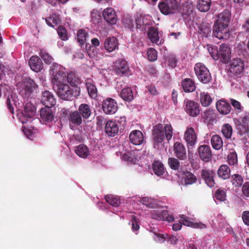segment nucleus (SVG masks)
Masks as SVG:
<instances>
[{
    "mask_svg": "<svg viewBox=\"0 0 249 249\" xmlns=\"http://www.w3.org/2000/svg\"><path fill=\"white\" fill-rule=\"evenodd\" d=\"M173 150L176 156L180 160H185L186 159V149L182 143L179 142H175Z\"/></svg>",
    "mask_w": 249,
    "mask_h": 249,
    "instance_id": "2eb2a0df",
    "label": "nucleus"
},
{
    "mask_svg": "<svg viewBox=\"0 0 249 249\" xmlns=\"http://www.w3.org/2000/svg\"><path fill=\"white\" fill-rule=\"evenodd\" d=\"M242 219L246 225L249 226V211H246L243 213Z\"/></svg>",
    "mask_w": 249,
    "mask_h": 249,
    "instance_id": "0e129e2a",
    "label": "nucleus"
},
{
    "mask_svg": "<svg viewBox=\"0 0 249 249\" xmlns=\"http://www.w3.org/2000/svg\"><path fill=\"white\" fill-rule=\"evenodd\" d=\"M217 174L220 178L224 179H227L230 176V170L227 165H222L218 170Z\"/></svg>",
    "mask_w": 249,
    "mask_h": 249,
    "instance_id": "72a5a7b5",
    "label": "nucleus"
},
{
    "mask_svg": "<svg viewBox=\"0 0 249 249\" xmlns=\"http://www.w3.org/2000/svg\"><path fill=\"white\" fill-rule=\"evenodd\" d=\"M104 48L108 52H112L118 49V43L117 39L115 37H108L104 42Z\"/></svg>",
    "mask_w": 249,
    "mask_h": 249,
    "instance_id": "4be33fe9",
    "label": "nucleus"
},
{
    "mask_svg": "<svg viewBox=\"0 0 249 249\" xmlns=\"http://www.w3.org/2000/svg\"><path fill=\"white\" fill-rule=\"evenodd\" d=\"M129 140L135 145H141L144 142L143 134L140 130H133L129 135Z\"/></svg>",
    "mask_w": 249,
    "mask_h": 249,
    "instance_id": "412c9836",
    "label": "nucleus"
},
{
    "mask_svg": "<svg viewBox=\"0 0 249 249\" xmlns=\"http://www.w3.org/2000/svg\"><path fill=\"white\" fill-rule=\"evenodd\" d=\"M216 109L221 115H227L231 110L230 105L224 100H220L216 103Z\"/></svg>",
    "mask_w": 249,
    "mask_h": 249,
    "instance_id": "aec40b11",
    "label": "nucleus"
},
{
    "mask_svg": "<svg viewBox=\"0 0 249 249\" xmlns=\"http://www.w3.org/2000/svg\"><path fill=\"white\" fill-rule=\"evenodd\" d=\"M166 63H167L168 65L170 67L172 68H174L176 66V58L173 56H169L166 60Z\"/></svg>",
    "mask_w": 249,
    "mask_h": 249,
    "instance_id": "052dcab7",
    "label": "nucleus"
},
{
    "mask_svg": "<svg viewBox=\"0 0 249 249\" xmlns=\"http://www.w3.org/2000/svg\"><path fill=\"white\" fill-rule=\"evenodd\" d=\"M87 37V33L83 29L79 30L77 34V40L80 45H83L86 42Z\"/></svg>",
    "mask_w": 249,
    "mask_h": 249,
    "instance_id": "37998d69",
    "label": "nucleus"
},
{
    "mask_svg": "<svg viewBox=\"0 0 249 249\" xmlns=\"http://www.w3.org/2000/svg\"><path fill=\"white\" fill-rule=\"evenodd\" d=\"M46 22L49 26L53 27L60 24L61 20L59 15L53 14L46 19Z\"/></svg>",
    "mask_w": 249,
    "mask_h": 249,
    "instance_id": "e433bc0d",
    "label": "nucleus"
},
{
    "mask_svg": "<svg viewBox=\"0 0 249 249\" xmlns=\"http://www.w3.org/2000/svg\"><path fill=\"white\" fill-rule=\"evenodd\" d=\"M40 116L42 121L44 122H51L53 120L54 115L51 107H45L41 109Z\"/></svg>",
    "mask_w": 249,
    "mask_h": 249,
    "instance_id": "a211bd4d",
    "label": "nucleus"
},
{
    "mask_svg": "<svg viewBox=\"0 0 249 249\" xmlns=\"http://www.w3.org/2000/svg\"><path fill=\"white\" fill-rule=\"evenodd\" d=\"M182 227V221H179L178 223H176L172 225V229L174 231H178L181 229Z\"/></svg>",
    "mask_w": 249,
    "mask_h": 249,
    "instance_id": "338daca9",
    "label": "nucleus"
},
{
    "mask_svg": "<svg viewBox=\"0 0 249 249\" xmlns=\"http://www.w3.org/2000/svg\"><path fill=\"white\" fill-rule=\"evenodd\" d=\"M198 153L200 159L206 162L209 161L212 157L211 150L209 146L202 145L198 148Z\"/></svg>",
    "mask_w": 249,
    "mask_h": 249,
    "instance_id": "f3484780",
    "label": "nucleus"
},
{
    "mask_svg": "<svg viewBox=\"0 0 249 249\" xmlns=\"http://www.w3.org/2000/svg\"><path fill=\"white\" fill-rule=\"evenodd\" d=\"M121 97L126 101L130 102L133 99V95L130 88L126 87L122 89L121 92Z\"/></svg>",
    "mask_w": 249,
    "mask_h": 249,
    "instance_id": "f704fd0d",
    "label": "nucleus"
},
{
    "mask_svg": "<svg viewBox=\"0 0 249 249\" xmlns=\"http://www.w3.org/2000/svg\"><path fill=\"white\" fill-rule=\"evenodd\" d=\"M179 4L176 0H166L165 2H161L159 7L162 13L168 15L176 12Z\"/></svg>",
    "mask_w": 249,
    "mask_h": 249,
    "instance_id": "20e7f679",
    "label": "nucleus"
},
{
    "mask_svg": "<svg viewBox=\"0 0 249 249\" xmlns=\"http://www.w3.org/2000/svg\"><path fill=\"white\" fill-rule=\"evenodd\" d=\"M231 51L228 45L222 44L218 50V59L224 63H227L231 58Z\"/></svg>",
    "mask_w": 249,
    "mask_h": 249,
    "instance_id": "9b49d317",
    "label": "nucleus"
},
{
    "mask_svg": "<svg viewBox=\"0 0 249 249\" xmlns=\"http://www.w3.org/2000/svg\"><path fill=\"white\" fill-rule=\"evenodd\" d=\"M69 119L70 123L77 125L81 124L82 122L81 115L77 111L71 112L69 114Z\"/></svg>",
    "mask_w": 249,
    "mask_h": 249,
    "instance_id": "7c9ffc66",
    "label": "nucleus"
},
{
    "mask_svg": "<svg viewBox=\"0 0 249 249\" xmlns=\"http://www.w3.org/2000/svg\"><path fill=\"white\" fill-rule=\"evenodd\" d=\"M211 33V27L209 24H202L200 26V34L208 36Z\"/></svg>",
    "mask_w": 249,
    "mask_h": 249,
    "instance_id": "3c124183",
    "label": "nucleus"
},
{
    "mask_svg": "<svg viewBox=\"0 0 249 249\" xmlns=\"http://www.w3.org/2000/svg\"><path fill=\"white\" fill-rule=\"evenodd\" d=\"M181 85L185 92H193L196 89V86L193 81L186 78L182 81Z\"/></svg>",
    "mask_w": 249,
    "mask_h": 249,
    "instance_id": "c85d7f7f",
    "label": "nucleus"
},
{
    "mask_svg": "<svg viewBox=\"0 0 249 249\" xmlns=\"http://www.w3.org/2000/svg\"><path fill=\"white\" fill-rule=\"evenodd\" d=\"M230 102L231 105L235 109L240 112L242 110L241 105L239 102L236 101L233 99H230Z\"/></svg>",
    "mask_w": 249,
    "mask_h": 249,
    "instance_id": "680f3d73",
    "label": "nucleus"
},
{
    "mask_svg": "<svg viewBox=\"0 0 249 249\" xmlns=\"http://www.w3.org/2000/svg\"><path fill=\"white\" fill-rule=\"evenodd\" d=\"M141 202L149 208H154L155 205L154 200L148 197H144L141 198Z\"/></svg>",
    "mask_w": 249,
    "mask_h": 249,
    "instance_id": "09e8293b",
    "label": "nucleus"
},
{
    "mask_svg": "<svg viewBox=\"0 0 249 249\" xmlns=\"http://www.w3.org/2000/svg\"><path fill=\"white\" fill-rule=\"evenodd\" d=\"M231 17V13L225 10L218 15L217 20L214 25L213 35L218 39H225L228 37V25Z\"/></svg>",
    "mask_w": 249,
    "mask_h": 249,
    "instance_id": "f257e3e1",
    "label": "nucleus"
},
{
    "mask_svg": "<svg viewBox=\"0 0 249 249\" xmlns=\"http://www.w3.org/2000/svg\"><path fill=\"white\" fill-rule=\"evenodd\" d=\"M57 33L59 37L63 40L67 39L66 30L62 26H59L57 29Z\"/></svg>",
    "mask_w": 249,
    "mask_h": 249,
    "instance_id": "4d7b16f0",
    "label": "nucleus"
},
{
    "mask_svg": "<svg viewBox=\"0 0 249 249\" xmlns=\"http://www.w3.org/2000/svg\"><path fill=\"white\" fill-rule=\"evenodd\" d=\"M40 56L44 62L47 64H51L53 62V58L46 52H41Z\"/></svg>",
    "mask_w": 249,
    "mask_h": 249,
    "instance_id": "bf43d9fd",
    "label": "nucleus"
},
{
    "mask_svg": "<svg viewBox=\"0 0 249 249\" xmlns=\"http://www.w3.org/2000/svg\"><path fill=\"white\" fill-rule=\"evenodd\" d=\"M105 130L108 136L113 137L118 132L119 127L115 122L109 121L107 122Z\"/></svg>",
    "mask_w": 249,
    "mask_h": 249,
    "instance_id": "5701e85b",
    "label": "nucleus"
},
{
    "mask_svg": "<svg viewBox=\"0 0 249 249\" xmlns=\"http://www.w3.org/2000/svg\"><path fill=\"white\" fill-rule=\"evenodd\" d=\"M208 50L213 59L215 60L218 59V50L216 47L213 46H209Z\"/></svg>",
    "mask_w": 249,
    "mask_h": 249,
    "instance_id": "864d4df0",
    "label": "nucleus"
},
{
    "mask_svg": "<svg viewBox=\"0 0 249 249\" xmlns=\"http://www.w3.org/2000/svg\"><path fill=\"white\" fill-rule=\"evenodd\" d=\"M184 109L186 113L192 117L197 116L200 112L198 104L194 101H185Z\"/></svg>",
    "mask_w": 249,
    "mask_h": 249,
    "instance_id": "0eeeda50",
    "label": "nucleus"
},
{
    "mask_svg": "<svg viewBox=\"0 0 249 249\" xmlns=\"http://www.w3.org/2000/svg\"><path fill=\"white\" fill-rule=\"evenodd\" d=\"M53 88L61 86L62 85L68 84L67 74L64 72H57L52 79Z\"/></svg>",
    "mask_w": 249,
    "mask_h": 249,
    "instance_id": "f8f14e48",
    "label": "nucleus"
},
{
    "mask_svg": "<svg viewBox=\"0 0 249 249\" xmlns=\"http://www.w3.org/2000/svg\"><path fill=\"white\" fill-rule=\"evenodd\" d=\"M211 143L213 148L217 150L220 149L223 145L221 137L217 134L214 135L212 137Z\"/></svg>",
    "mask_w": 249,
    "mask_h": 249,
    "instance_id": "cd10ccee",
    "label": "nucleus"
},
{
    "mask_svg": "<svg viewBox=\"0 0 249 249\" xmlns=\"http://www.w3.org/2000/svg\"><path fill=\"white\" fill-rule=\"evenodd\" d=\"M137 28H144L145 26L149 23L144 19L143 17H140L136 20Z\"/></svg>",
    "mask_w": 249,
    "mask_h": 249,
    "instance_id": "13d9d810",
    "label": "nucleus"
},
{
    "mask_svg": "<svg viewBox=\"0 0 249 249\" xmlns=\"http://www.w3.org/2000/svg\"><path fill=\"white\" fill-rule=\"evenodd\" d=\"M200 101L203 106L208 107L211 104L212 98L207 92H202L200 93Z\"/></svg>",
    "mask_w": 249,
    "mask_h": 249,
    "instance_id": "ea45409f",
    "label": "nucleus"
},
{
    "mask_svg": "<svg viewBox=\"0 0 249 249\" xmlns=\"http://www.w3.org/2000/svg\"><path fill=\"white\" fill-rule=\"evenodd\" d=\"M153 170L155 174L160 176L164 173V169L162 163L159 161H155L153 163Z\"/></svg>",
    "mask_w": 249,
    "mask_h": 249,
    "instance_id": "58836bf2",
    "label": "nucleus"
},
{
    "mask_svg": "<svg viewBox=\"0 0 249 249\" xmlns=\"http://www.w3.org/2000/svg\"><path fill=\"white\" fill-rule=\"evenodd\" d=\"M152 136L154 142V147L163 142L165 136L163 127L162 124H158L153 127Z\"/></svg>",
    "mask_w": 249,
    "mask_h": 249,
    "instance_id": "39448f33",
    "label": "nucleus"
},
{
    "mask_svg": "<svg viewBox=\"0 0 249 249\" xmlns=\"http://www.w3.org/2000/svg\"><path fill=\"white\" fill-rule=\"evenodd\" d=\"M183 138L188 146H193L197 142V134L193 127L188 126L184 132Z\"/></svg>",
    "mask_w": 249,
    "mask_h": 249,
    "instance_id": "423d86ee",
    "label": "nucleus"
},
{
    "mask_svg": "<svg viewBox=\"0 0 249 249\" xmlns=\"http://www.w3.org/2000/svg\"><path fill=\"white\" fill-rule=\"evenodd\" d=\"M41 101L43 105L48 107H52L56 103L54 95L48 90H45L42 93Z\"/></svg>",
    "mask_w": 249,
    "mask_h": 249,
    "instance_id": "ddd939ff",
    "label": "nucleus"
},
{
    "mask_svg": "<svg viewBox=\"0 0 249 249\" xmlns=\"http://www.w3.org/2000/svg\"><path fill=\"white\" fill-rule=\"evenodd\" d=\"M79 113L85 119L88 118L91 114V110L87 104H82L79 107Z\"/></svg>",
    "mask_w": 249,
    "mask_h": 249,
    "instance_id": "4c0bfd02",
    "label": "nucleus"
},
{
    "mask_svg": "<svg viewBox=\"0 0 249 249\" xmlns=\"http://www.w3.org/2000/svg\"><path fill=\"white\" fill-rule=\"evenodd\" d=\"M168 163L170 168L173 170H178L179 168V162L176 158H169L168 160Z\"/></svg>",
    "mask_w": 249,
    "mask_h": 249,
    "instance_id": "de8ad7c7",
    "label": "nucleus"
},
{
    "mask_svg": "<svg viewBox=\"0 0 249 249\" xmlns=\"http://www.w3.org/2000/svg\"><path fill=\"white\" fill-rule=\"evenodd\" d=\"M147 36L152 43H155L157 44H159V37L158 31L157 29L153 27L150 28L148 30Z\"/></svg>",
    "mask_w": 249,
    "mask_h": 249,
    "instance_id": "473e14b6",
    "label": "nucleus"
},
{
    "mask_svg": "<svg viewBox=\"0 0 249 249\" xmlns=\"http://www.w3.org/2000/svg\"><path fill=\"white\" fill-rule=\"evenodd\" d=\"M58 96L63 100H69L72 97V91L68 84L53 88Z\"/></svg>",
    "mask_w": 249,
    "mask_h": 249,
    "instance_id": "1a4fd4ad",
    "label": "nucleus"
},
{
    "mask_svg": "<svg viewBox=\"0 0 249 249\" xmlns=\"http://www.w3.org/2000/svg\"><path fill=\"white\" fill-rule=\"evenodd\" d=\"M211 3V0H198L197 8L201 12H207L210 9Z\"/></svg>",
    "mask_w": 249,
    "mask_h": 249,
    "instance_id": "c9c22d12",
    "label": "nucleus"
},
{
    "mask_svg": "<svg viewBox=\"0 0 249 249\" xmlns=\"http://www.w3.org/2000/svg\"><path fill=\"white\" fill-rule=\"evenodd\" d=\"M227 232L230 233L232 234L233 237H234V241H237L238 240V236L237 234L235 233V232L233 231V229L231 228H227L226 229Z\"/></svg>",
    "mask_w": 249,
    "mask_h": 249,
    "instance_id": "774afa93",
    "label": "nucleus"
},
{
    "mask_svg": "<svg viewBox=\"0 0 249 249\" xmlns=\"http://www.w3.org/2000/svg\"><path fill=\"white\" fill-rule=\"evenodd\" d=\"M37 87L36 84L30 78L25 79L18 84V89L20 94L25 97L30 96Z\"/></svg>",
    "mask_w": 249,
    "mask_h": 249,
    "instance_id": "f03ea898",
    "label": "nucleus"
},
{
    "mask_svg": "<svg viewBox=\"0 0 249 249\" xmlns=\"http://www.w3.org/2000/svg\"><path fill=\"white\" fill-rule=\"evenodd\" d=\"M67 80H68V83L72 86H76L77 84L80 83L79 78L72 73L67 75Z\"/></svg>",
    "mask_w": 249,
    "mask_h": 249,
    "instance_id": "a18cd8bd",
    "label": "nucleus"
},
{
    "mask_svg": "<svg viewBox=\"0 0 249 249\" xmlns=\"http://www.w3.org/2000/svg\"><path fill=\"white\" fill-rule=\"evenodd\" d=\"M182 181L184 185H193L197 181V178L192 173L186 171L183 173Z\"/></svg>",
    "mask_w": 249,
    "mask_h": 249,
    "instance_id": "a878e982",
    "label": "nucleus"
},
{
    "mask_svg": "<svg viewBox=\"0 0 249 249\" xmlns=\"http://www.w3.org/2000/svg\"><path fill=\"white\" fill-rule=\"evenodd\" d=\"M215 197L220 201H224L226 199V192L221 189H218L215 193Z\"/></svg>",
    "mask_w": 249,
    "mask_h": 249,
    "instance_id": "5fc2aeb1",
    "label": "nucleus"
},
{
    "mask_svg": "<svg viewBox=\"0 0 249 249\" xmlns=\"http://www.w3.org/2000/svg\"><path fill=\"white\" fill-rule=\"evenodd\" d=\"M195 73L198 79L203 83L209 82L211 79L209 70L201 63L196 64L194 68Z\"/></svg>",
    "mask_w": 249,
    "mask_h": 249,
    "instance_id": "7ed1b4c3",
    "label": "nucleus"
},
{
    "mask_svg": "<svg viewBox=\"0 0 249 249\" xmlns=\"http://www.w3.org/2000/svg\"><path fill=\"white\" fill-rule=\"evenodd\" d=\"M132 229L133 230V231H138L140 228V226L137 221L136 217L134 216L132 217Z\"/></svg>",
    "mask_w": 249,
    "mask_h": 249,
    "instance_id": "69168bd1",
    "label": "nucleus"
},
{
    "mask_svg": "<svg viewBox=\"0 0 249 249\" xmlns=\"http://www.w3.org/2000/svg\"><path fill=\"white\" fill-rule=\"evenodd\" d=\"M148 59L151 61H154L157 59V52L153 48L148 49L147 52Z\"/></svg>",
    "mask_w": 249,
    "mask_h": 249,
    "instance_id": "603ef678",
    "label": "nucleus"
},
{
    "mask_svg": "<svg viewBox=\"0 0 249 249\" xmlns=\"http://www.w3.org/2000/svg\"><path fill=\"white\" fill-rule=\"evenodd\" d=\"M164 136L167 141L170 140L173 136V128L170 124H166L164 127Z\"/></svg>",
    "mask_w": 249,
    "mask_h": 249,
    "instance_id": "c03bdc74",
    "label": "nucleus"
},
{
    "mask_svg": "<svg viewBox=\"0 0 249 249\" xmlns=\"http://www.w3.org/2000/svg\"><path fill=\"white\" fill-rule=\"evenodd\" d=\"M114 67L116 73L120 76L125 74L128 70L126 62L124 60H118L116 61Z\"/></svg>",
    "mask_w": 249,
    "mask_h": 249,
    "instance_id": "b1692460",
    "label": "nucleus"
},
{
    "mask_svg": "<svg viewBox=\"0 0 249 249\" xmlns=\"http://www.w3.org/2000/svg\"><path fill=\"white\" fill-rule=\"evenodd\" d=\"M30 105L27 104L24 107L25 115L29 118H31L34 116L35 111L34 107H30Z\"/></svg>",
    "mask_w": 249,
    "mask_h": 249,
    "instance_id": "6e6d98bb",
    "label": "nucleus"
},
{
    "mask_svg": "<svg viewBox=\"0 0 249 249\" xmlns=\"http://www.w3.org/2000/svg\"><path fill=\"white\" fill-rule=\"evenodd\" d=\"M103 109L106 114H114L118 109L116 102L112 98H107L103 103Z\"/></svg>",
    "mask_w": 249,
    "mask_h": 249,
    "instance_id": "9d476101",
    "label": "nucleus"
},
{
    "mask_svg": "<svg viewBox=\"0 0 249 249\" xmlns=\"http://www.w3.org/2000/svg\"><path fill=\"white\" fill-rule=\"evenodd\" d=\"M75 151L79 157L82 158H87L89 154V148L84 144H80L77 146Z\"/></svg>",
    "mask_w": 249,
    "mask_h": 249,
    "instance_id": "2f4dec72",
    "label": "nucleus"
},
{
    "mask_svg": "<svg viewBox=\"0 0 249 249\" xmlns=\"http://www.w3.org/2000/svg\"><path fill=\"white\" fill-rule=\"evenodd\" d=\"M228 161L230 165H235L237 162V155L235 152H232L228 155Z\"/></svg>",
    "mask_w": 249,
    "mask_h": 249,
    "instance_id": "8fccbe9b",
    "label": "nucleus"
},
{
    "mask_svg": "<svg viewBox=\"0 0 249 249\" xmlns=\"http://www.w3.org/2000/svg\"><path fill=\"white\" fill-rule=\"evenodd\" d=\"M232 178V184L235 187H240L243 185V187H249V182H246L244 183L242 177L238 174H235L231 177Z\"/></svg>",
    "mask_w": 249,
    "mask_h": 249,
    "instance_id": "c756f323",
    "label": "nucleus"
},
{
    "mask_svg": "<svg viewBox=\"0 0 249 249\" xmlns=\"http://www.w3.org/2000/svg\"><path fill=\"white\" fill-rule=\"evenodd\" d=\"M30 68L34 71L38 72L43 69V64L39 57L36 55L32 56L29 60Z\"/></svg>",
    "mask_w": 249,
    "mask_h": 249,
    "instance_id": "dca6fc26",
    "label": "nucleus"
},
{
    "mask_svg": "<svg viewBox=\"0 0 249 249\" xmlns=\"http://www.w3.org/2000/svg\"><path fill=\"white\" fill-rule=\"evenodd\" d=\"M103 16L107 22L114 24L116 23L117 18L116 13L112 8H107L103 12Z\"/></svg>",
    "mask_w": 249,
    "mask_h": 249,
    "instance_id": "6ab92c4d",
    "label": "nucleus"
},
{
    "mask_svg": "<svg viewBox=\"0 0 249 249\" xmlns=\"http://www.w3.org/2000/svg\"><path fill=\"white\" fill-rule=\"evenodd\" d=\"M151 217L159 221H166L168 222L174 221V217L173 215L170 214L168 210L161 211H153L151 213Z\"/></svg>",
    "mask_w": 249,
    "mask_h": 249,
    "instance_id": "6e6552de",
    "label": "nucleus"
},
{
    "mask_svg": "<svg viewBox=\"0 0 249 249\" xmlns=\"http://www.w3.org/2000/svg\"><path fill=\"white\" fill-rule=\"evenodd\" d=\"M221 131L224 136L229 139L231 137L232 129L230 124H226L223 126Z\"/></svg>",
    "mask_w": 249,
    "mask_h": 249,
    "instance_id": "79ce46f5",
    "label": "nucleus"
},
{
    "mask_svg": "<svg viewBox=\"0 0 249 249\" xmlns=\"http://www.w3.org/2000/svg\"><path fill=\"white\" fill-rule=\"evenodd\" d=\"M105 199L107 203L113 207H117L121 203L120 197L113 195H107L105 196Z\"/></svg>",
    "mask_w": 249,
    "mask_h": 249,
    "instance_id": "bb28decb",
    "label": "nucleus"
},
{
    "mask_svg": "<svg viewBox=\"0 0 249 249\" xmlns=\"http://www.w3.org/2000/svg\"><path fill=\"white\" fill-rule=\"evenodd\" d=\"M182 225L188 227H193L194 228H199L200 229L205 228L206 225L205 224L200 223H194L191 221H190L188 219L184 220L183 221H182Z\"/></svg>",
    "mask_w": 249,
    "mask_h": 249,
    "instance_id": "49530a36",
    "label": "nucleus"
},
{
    "mask_svg": "<svg viewBox=\"0 0 249 249\" xmlns=\"http://www.w3.org/2000/svg\"><path fill=\"white\" fill-rule=\"evenodd\" d=\"M150 231L153 232L158 238L159 240L163 241L164 239V236L163 234L158 233V230L155 228H151Z\"/></svg>",
    "mask_w": 249,
    "mask_h": 249,
    "instance_id": "e2e57ef3",
    "label": "nucleus"
},
{
    "mask_svg": "<svg viewBox=\"0 0 249 249\" xmlns=\"http://www.w3.org/2000/svg\"><path fill=\"white\" fill-rule=\"evenodd\" d=\"M244 64L240 58L233 59L231 63L230 71L236 74H240L243 71Z\"/></svg>",
    "mask_w": 249,
    "mask_h": 249,
    "instance_id": "4468645a",
    "label": "nucleus"
},
{
    "mask_svg": "<svg viewBox=\"0 0 249 249\" xmlns=\"http://www.w3.org/2000/svg\"><path fill=\"white\" fill-rule=\"evenodd\" d=\"M86 85L90 97L93 99H95L97 96V89L95 85L89 82H87Z\"/></svg>",
    "mask_w": 249,
    "mask_h": 249,
    "instance_id": "a19ab883",
    "label": "nucleus"
},
{
    "mask_svg": "<svg viewBox=\"0 0 249 249\" xmlns=\"http://www.w3.org/2000/svg\"><path fill=\"white\" fill-rule=\"evenodd\" d=\"M201 177L205 180L208 187H213L214 185L213 172L212 171L202 170Z\"/></svg>",
    "mask_w": 249,
    "mask_h": 249,
    "instance_id": "393cba45",
    "label": "nucleus"
}]
</instances>
